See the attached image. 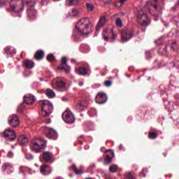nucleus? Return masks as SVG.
<instances>
[{
	"instance_id": "obj_21",
	"label": "nucleus",
	"mask_w": 179,
	"mask_h": 179,
	"mask_svg": "<svg viewBox=\"0 0 179 179\" xmlns=\"http://www.w3.org/2000/svg\"><path fill=\"white\" fill-rule=\"evenodd\" d=\"M34 58L37 61H40V59H43L44 58V51L41 50H37L34 54Z\"/></svg>"
},
{
	"instance_id": "obj_25",
	"label": "nucleus",
	"mask_w": 179,
	"mask_h": 179,
	"mask_svg": "<svg viewBox=\"0 0 179 179\" xmlns=\"http://www.w3.org/2000/svg\"><path fill=\"white\" fill-rule=\"evenodd\" d=\"M111 156L114 157V152L111 151L110 154H106L105 160L107 162V163H111L113 162V159L111 158Z\"/></svg>"
},
{
	"instance_id": "obj_9",
	"label": "nucleus",
	"mask_w": 179,
	"mask_h": 179,
	"mask_svg": "<svg viewBox=\"0 0 179 179\" xmlns=\"http://www.w3.org/2000/svg\"><path fill=\"white\" fill-rule=\"evenodd\" d=\"M43 131L48 139H58V134L53 129L48 128L47 127H43Z\"/></svg>"
},
{
	"instance_id": "obj_27",
	"label": "nucleus",
	"mask_w": 179,
	"mask_h": 179,
	"mask_svg": "<svg viewBox=\"0 0 179 179\" xmlns=\"http://www.w3.org/2000/svg\"><path fill=\"white\" fill-rule=\"evenodd\" d=\"M89 106V101H82L80 103H78L76 106L77 108H80V107L85 108Z\"/></svg>"
},
{
	"instance_id": "obj_3",
	"label": "nucleus",
	"mask_w": 179,
	"mask_h": 179,
	"mask_svg": "<svg viewBox=\"0 0 179 179\" xmlns=\"http://www.w3.org/2000/svg\"><path fill=\"white\" fill-rule=\"evenodd\" d=\"M41 108L43 117H49L54 110L52 103L48 100H43L41 102Z\"/></svg>"
},
{
	"instance_id": "obj_16",
	"label": "nucleus",
	"mask_w": 179,
	"mask_h": 179,
	"mask_svg": "<svg viewBox=\"0 0 179 179\" xmlns=\"http://www.w3.org/2000/svg\"><path fill=\"white\" fill-rule=\"evenodd\" d=\"M17 142L21 146H26L29 143V139L24 135H20L17 137Z\"/></svg>"
},
{
	"instance_id": "obj_15",
	"label": "nucleus",
	"mask_w": 179,
	"mask_h": 179,
	"mask_svg": "<svg viewBox=\"0 0 179 179\" xmlns=\"http://www.w3.org/2000/svg\"><path fill=\"white\" fill-rule=\"evenodd\" d=\"M4 54H6L8 57H13L16 54V49L12 46H7L4 48Z\"/></svg>"
},
{
	"instance_id": "obj_37",
	"label": "nucleus",
	"mask_w": 179,
	"mask_h": 179,
	"mask_svg": "<svg viewBox=\"0 0 179 179\" xmlns=\"http://www.w3.org/2000/svg\"><path fill=\"white\" fill-rule=\"evenodd\" d=\"M47 167H48V166L45 164H42L40 169L41 173H45V170L47 169Z\"/></svg>"
},
{
	"instance_id": "obj_18",
	"label": "nucleus",
	"mask_w": 179,
	"mask_h": 179,
	"mask_svg": "<svg viewBox=\"0 0 179 179\" xmlns=\"http://www.w3.org/2000/svg\"><path fill=\"white\" fill-rule=\"evenodd\" d=\"M24 101L27 104L28 106H30L36 101V99H34V96L31 94L25 95L24 96Z\"/></svg>"
},
{
	"instance_id": "obj_35",
	"label": "nucleus",
	"mask_w": 179,
	"mask_h": 179,
	"mask_svg": "<svg viewBox=\"0 0 179 179\" xmlns=\"http://www.w3.org/2000/svg\"><path fill=\"white\" fill-rule=\"evenodd\" d=\"M109 171L110 173H115L117 171V166L115 165H112L109 168Z\"/></svg>"
},
{
	"instance_id": "obj_54",
	"label": "nucleus",
	"mask_w": 179,
	"mask_h": 179,
	"mask_svg": "<svg viewBox=\"0 0 179 179\" xmlns=\"http://www.w3.org/2000/svg\"><path fill=\"white\" fill-rule=\"evenodd\" d=\"M125 1L127 0H120V1L121 2L122 4H123Z\"/></svg>"
},
{
	"instance_id": "obj_12",
	"label": "nucleus",
	"mask_w": 179,
	"mask_h": 179,
	"mask_svg": "<svg viewBox=\"0 0 179 179\" xmlns=\"http://www.w3.org/2000/svg\"><path fill=\"white\" fill-rule=\"evenodd\" d=\"M8 122L12 128H17V127H19V124H20V120H19V117H17V115H12L9 116Z\"/></svg>"
},
{
	"instance_id": "obj_55",
	"label": "nucleus",
	"mask_w": 179,
	"mask_h": 179,
	"mask_svg": "<svg viewBox=\"0 0 179 179\" xmlns=\"http://www.w3.org/2000/svg\"><path fill=\"white\" fill-rule=\"evenodd\" d=\"M72 12H73V13H76V9L73 8V9L72 10Z\"/></svg>"
},
{
	"instance_id": "obj_20",
	"label": "nucleus",
	"mask_w": 179,
	"mask_h": 179,
	"mask_svg": "<svg viewBox=\"0 0 179 179\" xmlns=\"http://www.w3.org/2000/svg\"><path fill=\"white\" fill-rule=\"evenodd\" d=\"M145 8L148 10L149 12L152 10V9H155V10H157V4L156 3H152L150 1H146L145 3Z\"/></svg>"
},
{
	"instance_id": "obj_29",
	"label": "nucleus",
	"mask_w": 179,
	"mask_h": 179,
	"mask_svg": "<svg viewBox=\"0 0 179 179\" xmlns=\"http://www.w3.org/2000/svg\"><path fill=\"white\" fill-rule=\"evenodd\" d=\"M159 134L156 131H150L148 133V138L149 139H156Z\"/></svg>"
},
{
	"instance_id": "obj_26",
	"label": "nucleus",
	"mask_w": 179,
	"mask_h": 179,
	"mask_svg": "<svg viewBox=\"0 0 179 179\" xmlns=\"http://www.w3.org/2000/svg\"><path fill=\"white\" fill-rule=\"evenodd\" d=\"M71 169H72L73 171H74V173L77 175L83 174V170H82V169H78V168H76V165H75V164H73L71 166Z\"/></svg>"
},
{
	"instance_id": "obj_17",
	"label": "nucleus",
	"mask_w": 179,
	"mask_h": 179,
	"mask_svg": "<svg viewBox=\"0 0 179 179\" xmlns=\"http://www.w3.org/2000/svg\"><path fill=\"white\" fill-rule=\"evenodd\" d=\"M106 22H107V18H106V16H101L97 23L96 31H99L101 29V27H103L104 24H106Z\"/></svg>"
},
{
	"instance_id": "obj_60",
	"label": "nucleus",
	"mask_w": 179,
	"mask_h": 179,
	"mask_svg": "<svg viewBox=\"0 0 179 179\" xmlns=\"http://www.w3.org/2000/svg\"><path fill=\"white\" fill-rule=\"evenodd\" d=\"M73 16H76V14H73Z\"/></svg>"
},
{
	"instance_id": "obj_36",
	"label": "nucleus",
	"mask_w": 179,
	"mask_h": 179,
	"mask_svg": "<svg viewBox=\"0 0 179 179\" xmlns=\"http://www.w3.org/2000/svg\"><path fill=\"white\" fill-rule=\"evenodd\" d=\"M27 171H29V168L26 166L20 167V173H26Z\"/></svg>"
},
{
	"instance_id": "obj_45",
	"label": "nucleus",
	"mask_w": 179,
	"mask_h": 179,
	"mask_svg": "<svg viewBox=\"0 0 179 179\" xmlns=\"http://www.w3.org/2000/svg\"><path fill=\"white\" fill-rule=\"evenodd\" d=\"M119 150H124V145L120 144L118 148Z\"/></svg>"
},
{
	"instance_id": "obj_49",
	"label": "nucleus",
	"mask_w": 179,
	"mask_h": 179,
	"mask_svg": "<svg viewBox=\"0 0 179 179\" xmlns=\"http://www.w3.org/2000/svg\"><path fill=\"white\" fill-rule=\"evenodd\" d=\"M164 55H167V48L166 47H165L164 48Z\"/></svg>"
},
{
	"instance_id": "obj_58",
	"label": "nucleus",
	"mask_w": 179,
	"mask_h": 179,
	"mask_svg": "<svg viewBox=\"0 0 179 179\" xmlns=\"http://www.w3.org/2000/svg\"><path fill=\"white\" fill-rule=\"evenodd\" d=\"M164 156H167V153H166V152L164 153Z\"/></svg>"
},
{
	"instance_id": "obj_61",
	"label": "nucleus",
	"mask_w": 179,
	"mask_h": 179,
	"mask_svg": "<svg viewBox=\"0 0 179 179\" xmlns=\"http://www.w3.org/2000/svg\"><path fill=\"white\" fill-rule=\"evenodd\" d=\"M178 4L179 5V0H178Z\"/></svg>"
},
{
	"instance_id": "obj_42",
	"label": "nucleus",
	"mask_w": 179,
	"mask_h": 179,
	"mask_svg": "<svg viewBox=\"0 0 179 179\" xmlns=\"http://www.w3.org/2000/svg\"><path fill=\"white\" fill-rule=\"evenodd\" d=\"M57 69H60L61 71H64V69H65V64H61V65H59Z\"/></svg>"
},
{
	"instance_id": "obj_38",
	"label": "nucleus",
	"mask_w": 179,
	"mask_h": 179,
	"mask_svg": "<svg viewBox=\"0 0 179 179\" xmlns=\"http://www.w3.org/2000/svg\"><path fill=\"white\" fill-rule=\"evenodd\" d=\"M111 85H113V82H111V80H105L104 81V85L106 87H110V86H111Z\"/></svg>"
},
{
	"instance_id": "obj_43",
	"label": "nucleus",
	"mask_w": 179,
	"mask_h": 179,
	"mask_svg": "<svg viewBox=\"0 0 179 179\" xmlns=\"http://www.w3.org/2000/svg\"><path fill=\"white\" fill-rule=\"evenodd\" d=\"M63 71H65V72L66 73H69V72L71 71V67L70 66H67L66 68L64 67V69H63Z\"/></svg>"
},
{
	"instance_id": "obj_7",
	"label": "nucleus",
	"mask_w": 179,
	"mask_h": 179,
	"mask_svg": "<svg viewBox=\"0 0 179 179\" xmlns=\"http://www.w3.org/2000/svg\"><path fill=\"white\" fill-rule=\"evenodd\" d=\"M62 117L63 121L66 122V124H73V122H75V116H73L72 112L68 109L62 113Z\"/></svg>"
},
{
	"instance_id": "obj_32",
	"label": "nucleus",
	"mask_w": 179,
	"mask_h": 179,
	"mask_svg": "<svg viewBox=\"0 0 179 179\" xmlns=\"http://www.w3.org/2000/svg\"><path fill=\"white\" fill-rule=\"evenodd\" d=\"M46 59L49 62H54V60L55 59V56H54L52 54L50 53L48 55Z\"/></svg>"
},
{
	"instance_id": "obj_59",
	"label": "nucleus",
	"mask_w": 179,
	"mask_h": 179,
	"mask_svg": "<svg viewBox=\"0 0 179 179\" xmlns=\"http://www.w3.org/2000/svg\"><path fill=\"white\" fill-rule=\"evenodd\" d=\"M154 2H157V0H154Z\"/></svg>"
},
{
	"instance_id": "obj_57",
	"label": "nucleus",
	"mask_w": 179,
	"mask_h": 179,
	"mask_svg": "<svg viewBox=\"0 0 179 179\" xmlns=\"http://www.w3.org/2000/svg\"><path fill=\"white\" fill-rule=\"evenodd\" d=\"M39 80H41V82H42L43 78H40Z\"/></svg>"
},
{
	"instance_id": "obj_53",
	"label": "nucleus",
	"mask_w": 179,
	"mask_h": 179,
	"mask_svg": "<svg viewBox=\"0 0 179 179\" xmlns=\"http://www.w3.org/2000/svg\"><path fill=\"white\" fill-rule=\"evenodd\" d=\"M55 179H64V178H62L61 176H58V177L55 178Z\"/></svg>"
},
{
	"instance_id": "obj_30",
	"label": "nucleus",
	"mask_w": 179,
	"mask_h": 179,
	"mask_svg": "<svg viewBox=\"0 0 179 179\" xmlns=\"http://www.w3.org/2000/svg\"><path fill=\"white\" fill-rule=\"evenodd\" d=\"M6 169H12V165L9 163L3 164L1 166L2 171H6Z\"/></svg>"
},
{
	"instance_id": "obj_40",
	"label": "nucleus",
	"mask_w": 179,
	"mask_h": 179,
	"mask_svg": "<svg viewBox=\"0 0 179 179\" xmlns=\"http://www.w3.org/2000/svg\"><path fill=\"white\" fill-rule=\"evenodd\" d=\"M171 48L174 50V51H176V50H177V42L174 41L171 45Z\"/></svg>"
},
{
	"instance_id": "obj_62",
	"label": "nucleus",
	"mask_w": 179,
	"mask_h": 179,
	"mask_svg": "<svg viewBox=\"0 0 179 179\" xmlns=\"http://www.w3.org/2000/svg\"><path fill=\"white\" fill-rule=\"evenodd\" d=\"M54 1H59V0H54Z\"/></svg>"
},
{
	"instance_id": "obj_34",
	"label": "nucleus",
	"mask_w": 179,
	"mask_h": 179,
	"mask_svg": "<svg viewBox=\"0 0 179 179\" xmlns=\"http://www.w3.org/2000/svg\"><path fill=\"white\" fill-rule=\"evenodd\" d=\"M115 23L117 27H122V21L120 18L116 19Z\"/></svg>"
},
{
	"instance_id": "obj_13",
	"label": "nucleus",
	"mask_w": 179,
	"mask_h": 179,
	"mask_svg": "<svg viewBox=\"0 0 179 179\" xmlns=\"http://www.w3.org/2000/svg\"><path fill=\"white\" fill-rule=\"evenodd\" d=\"M95 101L97 104H104L107 101V95L102 92L97 94L95 97Z\"/></svg>"
},
{
	"instance_id": "obj_39",
	"label": "nucleus",
	"mask_w": 179,
	"mask_h": 179,
	"mask_svg": "<svg viewBox=\"0 0 179 179\" xmlns=\"http://www.w3.org/2000/svg\"><path fill=\"white\" fill-rule=\"evenodd\" d=\"M61 62L63 65H66V63L68 62V59H66V57H62L61 59Z\"/></svg>"
},
{
	"instance_id": "obj_5",
	"label": "nucleus",
	"mask_w": 179,
	"mask_h": 179,
	"mask_svg": "<svg viewBox=\"0 0 179 179\" xmlns=\"http://www.w3.org/2000/svg\"><path fill=\"white\" fill-rule=\"evenodd\" d=\"M27 5H28L29 8L27 10V15L29 19H35L37 16V10L34 9V6L36 5V1H26Z\"/></svg>"
},
{
	"instance_id": "obj_23",
	"label": "nucleus",
	"mask_w": 179,
	"mask_h": 179,
	"mask_svg": "<svg viewBox=\"0 0 179 179\" xmlns=\"http://www.w3.org/2000/svg\"><path fill=\"white\" fill-rule=\"evenodd\" d=\"M88 72H89V69L85 67H80L78 69L79 75H82L83 76H85L87 73H88Z\"/></svg>"
},
{
	"instance_id": "obj_24",
	"label": "nucleus",
	"mask_w": 179,
	"mask_h": 179,
	"mask_svg": "<svg viewBox=\"0 0 179 179\" xmlns=\"http://www.w3.org/2000/svg\"><path fill=\"white\" fill-rule=\"evenodd\" d=\"M45 94L48 97H50V99L55 97V92H54V91H52L51 89H47L45 91Z\"/></svg>"
},
{
	"instance_id": "obj_10",
	"label": "nucleus",
	"mask_w": 179,
	"mask_h": 179,
	"mask_svg": "<svg viewBox=\"0 0 179 179\" xmlns=\"http://www.w3.org/2000/svg\"><path fill=\"white\" fill-rule=\"evenodd\" d=\"M42 159H43L45 163H54V162H55L54 153L51 151H44L42 153Z\"/></svg>"
},
{
	"instance_id": "obj_6",
	"label": "nucleus",
	"mask_w": 179,
	"mask_h": 179,
	"mask_svg": "<svg viewBox=\"0 0 179 179\" xmlns=\"http://www.w3.org/2000/svg\"><path fill=\"white\" fill-rule=\"evenodd\" d=\"M102 36L105 41H108L110 39L113 42L114 41V40H115V38H117V34L114 33V31H113V29H104L102 31Z\"/></svg>"
},
{
	"instance_id": "obj_14",
	"label": "nucleus",
	"mask_w": 179,
	"mask_h": 179,
	"mask_svg": "<svg viewBox=\"0 0 179 179\" xmlns=\"http://www.w3.org/2000/svg\"><path fill=\"white\" fill-rule=\"evenodd\" d=\"M4 138L10 141H15L16 139V133L13 130L6 129L4 131Z\"/></svg>"
},
{
	"instance_id": "obj_33",
	"label": "nucleus",
	"mask_w": 179,
	"mask_h": 179,
	"mask_svg": "<svg viewBox=\"0 0 179 179\" xmlns=\"http://www.w3.org/2000/svg\"><path fill=\"white\" fill-rule=\"evenodd\" d=\"M86 5H87V10H90V12H92V10H94V5H93L92 3H87Z\"/></svg>"
},
{
	"instance_id": "obj_52",
	"label": "nucleus",
	"mask_w": 179,
	"mask_h": 179,
	"mask_svg": "<svg viewBox=\"0 0 179 179\" xmlns=\"http://www.w3.org/2000/svg\"><path fill=\"white\" fill-rule=\"evenodd\" d=\"M78 85H79V86H83V82L80 81Z\"/></svg>"
},
{
	"instance_id": "obj_41",
	"label": "nucleus",
	"mask_w": 179,
	"mask_h": 179,
	"mask_svg": "<svg viewBox=\"0 0 179 179\" xmlns=\"http://www.w3.org/2000/svg\"><path fill=\"white\" fill-rule=\"evenodd\" d=\"M114 6L116 8H121V6H122V4L121 1H118V2L115 3Z\"/></svg>"
},
{
	"instance_id": "obj_47",
	"label": "nucleus",
	"mask_w": 179,
	"mask_h": 179,
	"mask_svg": "<svg viewBox=\"0 0 179 179\" xmlns=\"http://www.w3.org/2000/svg\"><path fill=\"white\" fill-rule=\"evenodd\" d=\"M5 5H6V3L2 1L0 2V8H2V6H5Z\"/></svg>"
},
{
	"instance_id": "obj_56",
	"label": "nucleus",
	"mask_w": 179,
	"mask_h": 179,
	"mask_svg": "<svg viewBox=\"0 0 179 179\" xmlns=\"http://www.w3.org/2000/svg\"><path fill=\"white\" fill-rule=\"evenodd\" d=\"M51 122V120H48V122H45V124H50Z\"/></svg>"
},
{
	"instance_id": "obj_31",
	"label": "nucleus",
	"mask_w": 179,
	"mask_h": 179,
	"mask_svg": "<svg viewBox=\"0 0 179 179\" xmlns=\"http://www.w3.org/2000/svg\"><path fill=\"white\" fill-rule=\"evenodd\" d=\"M79 0H66V5L71 6L72 5H77Z\"/></svg>"
},
{
	"instance_id": "obj_8",
	"label": "nucleus",
	"mask_w": 179,
	"mask_h": 179,
	"mask_svg": "<svg viewBox=\"0 0 179 179\" xmlns=\"http://www.w3.org/2000/svg\"><path fill=\"white\" fill-rule=\"evenodd\" d=\"M137 20L141 26H149L150 24V20L146 13H143L141 14H138L137 16Z\"/></svg>"
},
{
	"instance_id": "obj_50",
	"label": "nucleus",
	"mask_w": 179,
	"mask_h": 179,
	"mask_svg": "<svg viewBox=\"0 0 179 179\" xmlns=\"http://www.w3.org/2000/svg\"><path fill=\"white\" fill-rule=\"evenodd\" d=\"M148 172V169H143V171H141V174H143L145 173H147Z\"/></svg>"
},
{
	"instance_id": "obj_4",
	"label": "nucleus",
	"mask_w": 179,
	"mask_h": 179,
	"mask_svg": "<svg viewBox=\"0 0 179 179\" xmlns=\"http://www.w3.org/2000/svg\"><path fill=\"white\" fill-rule=\"evenodd\" d=\"M10 8H6V12H22L24 8L23 1L22 0H10Z\"/></svg>"
},
{
	"instance_id": "obj_11",
	"label": "nucleus",
	"mask_w": 179,
	"mask_h": 179,
	"mask_svg": "<svg viewBox=\"0 0 179 179\" xmlns=\"http://www.w3.org/2000/svg\"><path fill=\"white\" fill-rule=\"evenodd\" d=\"M122 36V40L123 43L127 41H129L132 37H134V31L128 30V29H123L120 32Z\"/></svg>"
},
{
	"instance_id": "obj_44",
	"label": "nucleus",
	"mask_w": 179,
	"mask_h": 179,
	"mask_svg": "<svg viewBox=\"0 0 179 179\" xmlns=\"http://www.w3.org/2000/svg\"><path fill=\"white\" fill-rule=\"evenodd\" d=\"M101 2H103V3L105 4H108V3H111V0H99Z\"/></svg>"
},
{
	"instance_id": "obj_1",
	"label": "nucleus",
	"mask_w": 179,
	"mask_h": 179,
	"mask_svg": "<svg viewBox=\"0 0 179 179\" xmlns=\"http://www.w3.org/2000/svg\"><path fill=\"white\" fill-rule=\"evenodd\" d=\"M90 27V20L89 18H82L76 24V30L80 34H89L87 30Z\"/></svg>"
},
{
	"instance_id": "obj_19",
	"label": "nucleus",
	"mask_w": 179,
	"mask_h": 179,
	"mask_svg": "<svg viewBox=\"0 0 179 179\" xmlns=\"http://www.w3.org/2000/svg\"><path fill=\"white\" fill-rule=\"evenodd\" d=\"M22 65L27 69H31L32 68H34V62L30 59H27L23 62Z\"/></svg>"
},
{
	"instance_id": "obj_46",
	"label": "nucleus",
	"mask_w": 179,
	"mask_h": 179,
	"mask_svg": "<svg viewBox=\"0 0 179 179\" xmlns=\"http://www.w3.org/2000/svg\"><path fill=\"white\" fill-rule=\"evenodd\" d=\"M8 157H12L13 156V153L12 152V151L8 152Z\"/></svg>"
},
{
	"instance_id": "obj_48",
	"label": "nucleus",
	"mask_w": 179,
	"mask_h": 179,
	"mask_svg": "<svg viewBox=\"0 0 179 179\" xmlns=\"http://www.w3.org/2000/svg\"><path fill=\"white\" fill-rule=\"evenodd\" d=\"M17 111V113H22V111H23V110L22 109V106L18 107Z\"/></svg>"
},
{
	"instance_id": "obj_51",
	"label": "nucleus",
	"mask_w": 179,
	"mask_h": 179,
	"mask_svg": "<svg viewBox=\"0 0 179 179\" xmlns=\"http://www.w3.org/2000/svg\"><path fill=\"white\" fill-rule=\"evenodd\" d=\"M73 38L74 41H78L76 37H75V33L73 35Z\"/></svg>"
},
{
	"instance_id": "obj_2",
	"label": "nucleus",
	"mask_w": 179,
	"mask_h": 179,
	"mask_svg": "<svg viewBox=\"0 0 179 179\" xmlns=\"http://www.w3.org/2000/svg\"><path fill=\"white\" fill-rule=\"evenodd\" d=\"M45 148H47V141L44 138H37L35 141H32L30 144V149L35 153H40Z\"/></svg>"
},
{
	"instance_id": "obj_22",
	"label": "nucleus",
	"mask_w": 179,
	"mask_h": 179,
	"mask_svg": "<svg viewBox=\"0 0 179 179\" xmlns=\"http://www.w3.org/2000/svg\"><path fill=\"white\" fill-rule=\"evenodd\" d=\"M124 177L126 179H136V175L134 172H127Z\"/></svg>"
},
{
	"instance_id": "obj_28",
	"label": "nucleus",
	"mask_w": 179,
	"mask_h": 179,
	"mask_svg": "<svg viewBox=\"0 0 179 179\" xmlns=\"http://www.w3.org/2000/svg\"><path fill=\"white\" fill-rule=\"evenodd\" d=\"M53 82L56 83L57 87H64L65 86V83L62 81V80H54Z\"/></svg>"
}]
</instances>
